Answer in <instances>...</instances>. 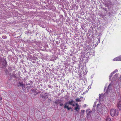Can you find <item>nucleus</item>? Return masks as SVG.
Listing matches in <instances>:
<instances>
[{"mask_svg": "<svg viewBox=\"0 0 121 121\" xmlns=\"http://www.w3.org/2000/svg\"><path fill=\"white\" fill-rule=\"evenodd\" d=\"M118 111L115 109H111L110 111V115L112 117L117 116L118 114Z\"/></svg>", "mask_w": 121, "mask_h": 121, "instance_id": "f257e3e1", "label": "nucleus"}, {"mask_svg": "<svg viewBox=\"0 0 121 121\" xmlns=\"http://www.w3.org/2000/svg\"><path fill=\"white\" fill-rule=\"evenodd\" d=\"M74 102V101L73 100L69 101L68 102H66L65 103L64 105H66L67 104H69L71 105H72V103Z\"/></svg>", "mask_w": 121, "mask_h": 121, "instance_id": "39448f33", "label": "nucleus"}, {"mask_svg": "<svg viewBox=\"0 0 121 121\" xmlns=\"http://www.w3.org/2000/svg\"><path fill=\"white\" fill-rule=\"evenodd\" d=\"M31 82H32L31 81V82H30L31 83Z\"/></svg>", "mask_w": 121, "mask_h": 121, "instance_id": "e433bc0d", "label": "nucleus"}, {"mask_svg": "<svg viewBox=\"0 0 121 121\" xmlns=\"http://www.w3.org/2000/svg\"><path fill=\"white\" fill-rule=\"evenodd\" d=\"M80 108L79 107V106H77L75 107V109L77 111H78V110H77L78 109H79Z\"/></svg>", "mask_w": 121, "mask_h": 121, "instance_id": "2eb2a0df", "label": "nucleus"}, {"mask_svg": "<svg viewBox=\"0 0 121 121\" xmlns=\"http://www.w3.org/2000/svg\"><path fill=\"white\" fill-rule=\"evenodd\" d=\"M72 105L73 106H75V105L74 104H72Z\"/></svg>", "mask_w": 121, "mask_h": 121, "instance_id": "c756f323", "label": "nucleus"}, {"mask_svg": "<svg viewBox=\"0 0 121 121\" xmlns=\"http://www.w3.org/2000/svg\"><path fill=\"white\" fill-rule=\"evenodd\" d=\"M44 91V90L43 89H41V92H43Z\"/></svg>", "mask_w": 121, "mask_h": 121, "instance_id": "412c9836", "label": "nucleus"}, {"mask_svg": "<svg viewBox=\"0 0 121 121\" xmlns=\"http://www.w3.org/2000/svg\"><path fill=\"white\" fill-rule=\"evenodd\" d=\"M91 111H89V112L87 113V118L89 117L91 115Z\"/></svg>", "mask_w": 121, "mask_h": 121, "instance_id": "ddd939ff", "label": "nucleus"}, {"mask_svg": "<svg viewBox=\"0 0 121 121\" xmlns=\"http://www.w3.org/2000/svg\"><path fill=\"white\" fill-rule=\"evenodd\" d=\"M99 99L101 97V95L100 94H99Z\"/></svg>", "mask_w": 121, "mask_h": 121, "instance_id": "cd10ccee", "label": "nucleus"}, {"mask_svg": "<svg viewBox=\"0 0 121 121\" xmlns=\"http://www.w3.org/2000/svg\"><path fill=\"white\" fill-rule=\"evenodd\" d=\"M92 110H95V109H94V108H93L92 109Z\"/></svg>", "mask_w": 121, "mask_h": 121, "instance_id": "473e14b6", "label": "nucleus"}, {"mask_svg": "<svg viewBox=\"0 0 121 121\" xmlns=\"http://www.w3.org/2000/svg\"><path fill=\"white\" fill-rule=\"evenodd\" d=\"M32 91L31 93L35 95L38 94L39 93V92L37 90L35 89H32L31 90Z\"/></svg>", "mask_w": 121, "mask_h": 121, "instance_id": "7ed1b4c3", "label": "nucleus"}, {"mask_svg": "<svg viewBox=\"0 0 121 121\" xmlns=\"http://www.w3.org/2000/svg\"><path fill=\"white\" fill-rule=\"evenodd\" d=\"M118 71V70L117 69H116L112 73V74H114L115 73H116V72H117Z\"/></svg>", "mask_w": 121, "mask_h": 121, "instance_id": "4468645a", "label": "nucleus"}, {"mask_svg": "<svg viewBox=\"0 0 121 121\" xmlns=\"http://www.w3.org/2000/svg\"><path fill=\"white\" fill-rule=\"evenodd\" d=\"M112 73L109 76V79L110 80L111 79V77H112Z\"/></svg>", "mask_w": 121, "mask_h": 121, "instance_id": "6ab92c4d", "label": "nucleus"}, {"mask_svg": "<svg viewBox=\"0 0 121 121\" xmlns=\"http://www.w3.org/2000/svg\"><path fill=\"white\" fill-rule=\"evenodd\" d=\"M97 39V40H98V42L99 43V42H100V39Z\"/></svg>", "mask_w": 121, "mask_h": 121, "instance_id": "bb28decb", "label": "nucleus"}, {"mask_svg": "<svg viewBox=\"0 0 121 121\" xmlns=\"http://www.w3.org/2000/svg\"><path fill=\"white\" fill-rule=\"evenodd\" d=\"M69 106H67L66 105H64V108H67L68 110H69L70 109H72V108L71 107L69 108L68 107Z\"/></svg>", "mask_w": 121, "mask_h": 121, "instance_id": "f8f14e48", "label": "nucleus"}, {"mask_svg": "<svg viewBox=\"0 0 121 121\" xmlns=\"http://www.w3.org/2000/svg\"><path fill=\"white\" fill-rule=\"evenodd\" d=\"M111 86L112 84L111 83H110L109 84L107 90V91L106 92V93H108V92L110 90L111 88Z\"/></svg>", "mask_w": 121, "mask_h": 121, "instance_id": "20e7f679", "label": "nucleus"}, {"mask_svg": "<svg viewBox=\"0 0 121 121\" xmlns=\"http://www.w3.org/2000/svg\"><path fill=\"white\" fill-rule=\"evenodd\" d=\"M3 65L4 66H5L7 64V62L6 60L4 59L2 62Z\"/></svg>", "mask_w": 121, "mask_h": 121, "instance_id": "9b49d317", "label": "nucleus"}, {"mask_svg": "<svg viewBox=\"0 0 121 121\" xmlns=\"http://www.w3.org/2000/svg\"><path fill=\"white\" fill-rule=\"evenodd\" d=\"M96 102H95L94 104V105L93 106V107H95L96 105Z\"/></svg>", "mask_w": 121, "mask_h": 121, "instance_id": "aec40b11", "label": "nucleus"}, {"mask_svg": "<svg viewBox=\"0 0 121 121\" xmlns=\"http://www.w3.org/2000/svg\"><path fill=\"white\" fill-rule=\"evenodd\" d=\"M61 101V100L56 99L55 101V103L56 104L60 103Z\"/></svg>", "mask_w": 121, "mask_h": 121, "instance_id": "1a4fd4ad", "label": "nucleus"}, {"mask_svg": "<svg viewBox=\"0 0 121 121\" xmlns=\"http://www.w3.org/2000/svg\"><path fill=\"white\" fill-rule=\"evenodd\" d=\"M17 85L18 86H20L23 87L24 86V84L22 82H19V83L17 84Z\"/></svg>", "mask_w": 121, "mask_h": 121, "instance_id": "9d476101", "label": "nucleus"}, {"mask_svg": "<svg viewBox=\"0 0 121 121\" xmlns=\"http://www.w3.org/2000/svg\"><path fill=\"white\" fill-rule=\"evenodd\" d=\"M86 106V104H85L84 105V107H85Z\"/></svg>", "mask_w": 121, "mask_h": 121, "instance_id": "7c9ffc66", "label": "nucleus"}, {"mask_svg": "<svg viewBox=\"0 0 121 121\" xmlns=\"http://www.w3.org/2000/svg\"><path fill=\"white\" fill-rule=\"evenodd\" d=\"M106 121H111V119L110 118H108L106 120Z\"/></svg>", "mask_w": 121, "mask_h": 121, "instance_id": "a211bd4d", "label": "nucleus"}, {"mask_svg": "<svg viewBox=\"0 0 121 121\" xmlns=\"http://www.w3.org/2000/svg\"><path fill=\"white\" fill-rule=\"evenodd\" d=\"M67 105V106H69V104H67V105Z\"/></svg>", "mask_w": 121, "mask_h": 121, "instance_id": "f704fd0d", "label": "nucleus"}, {"mask_svg": "<svg viewBox=\"0 0 121 121\" xmlns=\"http://www.w3.org/2000/svg\"><path fill=\"white\" fill-rule=\"evenodd\" d=\"M43 118H45L44 117H43Z\"/></svg>", "mask_w": 121, "mask_h": 121, "instance_id": "c9c22d12", "label": "nucleus"}, {"mask_svg": "<svg viewBox=\"0 0 121 121\" xmlns=\"http://www.w3.org/2000/svg\"><path fill=\"white\" fill-rule=\"evenodd\" d=\"M84 112H85V111L84 110H82V111H81V112L82 113H84Z\"/></svg>", "mask_w": 121, "mask_h": 121, "instance_id": "393cba45", "label": "nucleus"}, {"mask_svg": "<svg viewBox=\"0 0 121 121\" xmlns=\"http://www.w3.org/2000/svg\"><path fill=\"white\" fill-rule=\"evenodd\" d=\"M75 100L77 102H80L81 101V100L79 98H77Z\"/></svg>", "mask_w": 121, "mask_h": 121, "instance_id": "f3484780", "label": "nucleus"}, {"mask_svg": "<svg viewBox=\"0 0 121 121\" xmlns=\"http://www.w3.org/2000/svg\"><path fill=\"white\" fill-rule=\"evenodd\" d=\"M102 8H103V9L104 10L106 11H107V9L106 8H102Z\"/></svg>", "mask_w": 121, "mask_h": 121, "instance_id": "4be33fe9", "label": "nucleus"}, {"mask_svg": "<svg viewBox=\"0 0 121 121\" xmlns=\"http://www.w3.org/2000/svg\"><path fill=\"white\" fill-rule=\"evenodd\" d=\"M48 87L49 88H51V86L48 85Z\"/></svg>", "mask_w": 121, "mask_h": 121, "instance_id": "5701e85b", "label": "nucleus"}, {"mask_svg": "<svg viewBox=\"0 0 121 121\" xmlns=\"http://www.w3.org/2000/svg\"><path fill=\"white\" fill-rule=\"evenodd\" d=\"M97 110L98 112L100 111H101V109L99 108H97Z\"/></svg>", "mask_w": 121, "mask_h": 121, "instance_id": "dca6fc26", "label": "nucleus"}, {"mask_svg": "<svg viewBox=\"0 0 121 121\" xmlns=\"http://www.w3.org/2000/svg\"><path fill=\"white\" fill-rule=\"evenodd\" d=\"M75 105L77 106H79V105H78V104L77 103L76 104H75Z\"/></svg>", "mask_w": 121, "mask_h": 121, "instance_id": "a878e982", "label": "nucleus"}, {"mask_svg": "<svg viewBox=\"0 0 121 121\" xmlns=\"http://www.w3.org/2000/svg\"><path fill=\"white\" fill-rule=\"evenodd\" d=\"M2 99V98L0 96V100H1Z\"/></svg>", "mask_w": 121, "mask_h": 121, "instance_id": "c85d7f7f", "label": "nucleus"}, {"mask_svg": "<svg viewBox=\"0 0 121 121\" xmlns=\"http://www.w3.org/2000/svg\"><path fill=\"white\" fill-rule=\"evenodd\" d=\"M80 78H81V75H80Z\"/></svg>", "mask_w": 121, "mask_h": 121, "instance_id": "2f4dec72", "label": "nucleus"}, {"mask_svg": "<svg viewBox=\"0 0 121 121\" xmlns=\"http://www.w3.org/2000/svg\"><path fill=\"white\" fill-rule=\"evenodd\" d=\"M117 106L120 110H121V102L120 101L117 103Z\"/></svg>", "mask_w": 121, "mask_h": 121, "instance_id": "0eeeda50", "label": "nucleus"}, {"mask_svg": "<svg viewBox=\"0 0 121 121\" xmlns=\"http://www.w3.org/2000/svg\"><path fill=\"white\" fill-rule=\"evenodd\" d=\"M118 76V74H116L115 75L114 77H113L112 78V79L114 81H115L116 80V79L117 78V77Z\"/></svg>", "mask_w": 121, "mask_h": 121, "instance_id": "6e6552de", "label": "nucleus"}, {"mask_svg": "<svg viewBox=\"0 0 121 121\" xmlns=\"http://www.w3.org/2000/svg\"><path fill=\"white\" fill-rule=\"evenodd\" d=\"M27 121H30L28 119V118Z\"/></svg>", "mask_w": 121, "mask_h": 121, "instance_id": "72a5a7b5", "label": "nucleus"}, {"mask_svg": "<svg viewBox=\"0 0 121 121\" xmlns=\"http://www.w3.org/2000/svg\"><path fill=\"white\" fill-rule=\"evenodd\" d=\"M113 61H121V56L114 59Z\"/></svg>", "mask_w": 121, "mask_h": 121, "instance_id": "423d86ee", "label": "nucleus"}, {"mask_svg": "<svg viewBox=\"0 0 121 121\" xmlns=\"http://www.w3.org/2000/svg\"><path fill=\"white\" fill-rule=\"evenodd\" d=\"M63 105V103H61V104H60V106H62V105Z\"/></svg>", "mask_w": 121, "mask_h": 121, "instance_id": "b1692460", "label": "nucleus"}, {"mask_svg": "<svg viewBox=\"0 0 121 121\" xmlns=\"http://www.w3.org/2000/svg\"><path fill=\"white\" fill-rule=\"evenodd\" d=\"M42 99H43V100L45 101L46 99L48 98V96L49 95L47 93H45L44 95H41L40 94Z\"/></svg>", "mask_w": 121, "mask_h": 121, "instance_id": "f03ea898", "label": "nucleus"}]
</instances>
